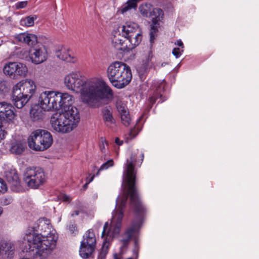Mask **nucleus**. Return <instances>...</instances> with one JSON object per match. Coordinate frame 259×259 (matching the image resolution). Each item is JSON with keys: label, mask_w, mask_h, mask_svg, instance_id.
Listing matches in <instances>:
<instances>
[{"label": "nucleus", "mask_w": 259, "mask_h": 259, "mask_svg": "<svg viewBox=\"0 0 259 259\" xmlns=\"http://www.w3.org/2000/svg\"><path fill=\"white\" fill-rule=\"evenodd\" d=\"M136 155L132 154L130 159L126 160L123 174L122 192L116 199V209L114 211L111 222V226L106 233L108 223L104 226L102 237H115L119 235L123 217V209L126 205L127 198H130L131 207L137 213H140L143 210L139 199L138 190L136 186L137 171L135 168Z\"/></svg>", "instance_id": "1"}, {"label": "nucleus", "mask_w": 259, "mask_h": 259, "mask_svg": "<svg viewBox=\"0 0 259 259\" xmlns=\"http://www.w3.org/2000/svg\"><path fill=\"white\" fill-rule=\"evenodd\" d=\"M64 83L68 89L80 93L83 101L93 108L101 106V100L108 99L113 95L111 89L104 81L97 78L88 80L79 72L66 75Z\"/></svg>", "instance_id": "2"}, {"label": "nucleus", "mask_w": 259, "mask_h": 259, "mask_svg": "<svg viewBox=\"0 0 259 259\" xmlns=\"http://www.w3.org/2000/svg\"><path fill=\"white\" fill-rule=\"evenodd\" d=\"M46 232L38 233L34 231L24 237V239L27 241L29 246L28 248H26V252L29 257L46 258L55 248L56 240L51 236H47L48 233Z\"/></svg>", "instance_id": "3"}, {"label": "nucleus", "mask_w": 259, "mask_h": 259, "mask_svg": "<svg viewBox=\"0 0 259 259\" xmlns=\"http://www.w3.org/2000/svg\"><path fill=\"white\" fill-rule=\"evenodd\" d=\"M122 35L116 32L112 40L113 47L124 53L130 52L141 42L142 33L137 24L126 22L121 27Z\"/></svg>", "instance_id": "4"}, {"label": "nucleus", "mask_w": 259, "mask_h": 259, "mask_svg": "<svg viewBox=\"0 0 259 259\" xmlns=\"http://www.w3.org/2000/svg\"><path fill=\"white\" fill-rule=\"evenodd\" d=\"M64 113L56 112L51 119L53 129L56 132L67 133L76 127L80 121L79 112L76 108H72Z\"/></svg>", "instance_id": "5"}, {"label": "nucleus", "mask_w": 259, "mask_h": 259, "mask_svg": "<svg viewBox=\"0 0 259 259\" xmlns=\"http://www.w3.org/2000/svg\"><path fill=\"white\" fill-rule=\"evenodd\" d=\"M107 74L112 85L119 89L128 84L132 78L130 67L120 61L111 63L107 68Z\"/></svg>", "instance_id": "6"}, {"label": "nucleus", "mask_w": 259, "mask_h": 259, "mask_svg": "<svg viewBox=\"0 0 259 259\" xmlns=\"http://www.w3.org/2000/svg\"><path fill=\"white\" fill-rule=\"evenodd\" d=\"M41 99L45 100L46 108L57 110V112L64 113L75 108L72 106V96L68 93L45 91L41 93Z\"/></svg>", "instance_id": "7"}, {"label": "nucleus", "mask_w": 259, "mask_h": 259, "mask_svg": "<svg viewBox=\"0 0 259 259\" xmlns=\"http://www.w3.org/2000/svg\"><path fill=\"white\" fill-rule=\"evenodd\" d=\"M53 141L51 133L42 129L33 131L27 139L28 147L36 151H43L47 150L51 147Z\"/></svg>", "instance_id": "8"}, {"label": "nucleus", "mask_w": 259, "mask_h": 259, "mask_svg": "<svg viewBox=\"0 0 259 259\" xmlns=\"http://www.w3.org/2000/svg\"><path fill=\"white\" fill-rule=\"evenodd\" d=\"M23 180L29 188L36 189L46 182V176L41 168L30 167L25 169Z\"/></svg>", "instance_id": "9"}, {"label": "nucleus", "mask_w": 259, "mask_h": 259, "mask_svg": "<svg viewBox=\"0 0 259 259\" xmlns=\"http://www.w3.org/2000/svg\"><path fill=\"white\" fill-rule=\"evenodd\" d=\"M144 211V207L143 211L140 213H137L134 211L137 215V218L132 222L130 226L121 234V239L119 240L120 242L121 243L120 247L121 253H123V251L127 248L131 239L134 238L135 235L138 232L140 229V222Z\"/></svg>", "instance_id": "10"}, {"label": "nucleus", "mask_w": 259, "mask_h": 259, "mask_svg": "<svg viewBox=\"0 0 259 259\" xmlns=\"http://www.w3.org/2000/svg\"><path fill=\"white\" fill-rule=\"evenodd\" d=\"M96 244V239L93 230L90 229L83 236V239L81 242L79 254L83 258H88L94 251Z\"/></svg>", "instance_id": "11"}, {"label": "nucleus", "mask_w": 259, "mask_h": 259, "mask_svg": "<svg viewBox=\"0 0 259 259\" xmlns=\"http://www.w3.org/2000/svg\"><path fill=\"white\" fill-rule=\"evenodd\" d=\"M14 107L6 102H0V130L7 128L16 117Z\"/></svg>", "instance_id": "12"}, {"label": "nucleus", "mask_w": 259, "mask_h": 259, "mask_svg": "<svg viewBox=\"0 0 259 259\" xmlns=\"http://www.w3.org/2000/svg\"><path fill=\"white\" fill-rule=\"evenodd\" d=\"M4 73L13 78H16L18 76H25L28 71L26 66L21 63L13 62L7 63L4 68Z\"/></svg>", "instance_id": "13"}, {"label": "nucleus", "mask_w": 259, "mask_h": 259, "mask_svg": "<svg viewBox=\"0 0 259 259\" xmlns=\"http://www.w3.org/2000/svg\"><path fill=\"white\" fill-rule=\"evenodd\" d=\"M163 15V11L160 8H154L150 13L149 16L152 17L150 31V41L151 45L157 36L158 28L160 26L159 22L162 19Z\"/></svg>", "instance_id": "14"}, {"label": "nucleus", "mask_w": 259, "mask_h": 259, "mask_svg": "<svg viewBox=\"0 0 259 259\" xmlns=\"http://www.w3.org/2000/svg\"><path fill=\"white\" fill-rule=\"evenodd\" d=\"M14 87L17 89L18 91L21 92V94L26 97L29 100L32 97L36 90L34 82L31 79L22 80L17 83Z\"/></svg>", "instance_id": "15"}, {"label": "nucleus", "mask_w": 259, "mask_h": 259, "mask_svg": "<svg viewBox=\"0 0 259 259\" xmlns=\"http://www.w3.org/2000/svg\"><path fill=\"white\" fill-rule=\"evenodd\" d=\"M29 58L32 63L35 64H40L46 60L47 53L46 48L43 45L33 47L29 51Z\"/></svg>", "instance_id": "16"}, {"label": "nucleus", "mask_w": 259, "mask_h": 259, "mask_svg": "<svg viewBox=\"0 0 259 259\" xmlns=\"http://www.w3.org/2000/svg\"><path fill=\"white\" fill-rule=\"evenodd\" d=\"M5 178L8 185L14 192H19L22 188L20 180L15 169H10L6 172Z\"/></svg>", "instance_id": "17"}, {"label": "nucleus", "mask_w": 259, "mask_h": 259, "mask_svg": "<svg viewBox=\"0 0 259 259\" xmlns=\"http://www.w3.org/2000/svg\"><path fill=\"white\" fill-rule=\"evenodd\" d=\"M41 93L38 97V104L33 105L30 111V116L34 121H38L44 117L45 112L47 111L52 110V109L46 108L45 106V100L41 99Z\"/></svg>", "instance_id": "18"}, {"label": "nucleus", "mask_w": 259, "mask_h": 259, "mask_svg": "<svg viewBox=\"0 0 259 259\" xmlns=\"http://www.w3.org/2000/svg\"><path fill=\"white\" fill-rule=\"evenodd\" d=\"M12 102L14 105L19 109L22 108L29 100L26 97L21 94V92L13 87L12 95Z\"/></svg>", "instance_id": "19"}, {"label": "nucleus", "mask_w": 259, "mask_h": 259, "mask_svg": "<svg viewBox=\"0 0 259 259\" xmlns=\"http://www.w3.org/2000/svg\"><path fill=\"white\" fill-rule=\"evenodd\" d=\"M116 107L122 124L125 126H128L131 122V117L127 108L121 103H117Z\"/></svg>", "instance_id": "20"}, {"label": "nucleus", "mask_w": 259, "mask_h": 259, "mask_svg": "<svg viewBox=\"0 0 259 259\" xmlns=\"http://www.w3.org/2000/svg\"><path fill=\"white\" fill-rule=\"evenodd\" d=\"M152 56L151 51H149L147 58L143 61V63L138 69V71L141 79L145 77V74L149 71V69L152 67V63L151 61Z\"/></svg>", "instance_id": "21"}, {"label": "nucleus", "mask_w": 259, "mask_h": 259, "mask_svg": "<svg viewBox=\"0 0 259 259\" xmlns=\"http://www.w3.org/2000/svg\"><path fill=\"white\" fill-rule=\"evenodd\" d=\"M26 148V143L22 140H15L12 142L10 148V152L16 155H21Z\"/></svg>", "instance_id": "22"}, {"label": "nucleus", "mask_w": 259, "mask_h": 259, "mask_svg": "<svg viewBox=\"0 0 259 259\" xmlns=\"http://www.w3.org/2000/svg\"><path fill=\"white\" fill-rule=\"evenodd\" d=\"M16 38L19 41L24 42L28 46H34L37 43V37L33 34L21 33Z\"/></svg>", "instance_id": "23"}, {"label": "nucleus", "mask_w": 259, "mask_h": 259, "mask_svg": "<svg viewBox=\"0 0 259 259\" xmlns=\"http://www.w3.org/2000/svg\"><path fill=\"white\" fill-rule=\"evenodd\" d=\"M103 120L107 126H110L111 124L115 123L112 112L109 107H105L102 109Z\"/></svg>", "instance_id": "24"}, {"label": "nucleus", "mask_w": 259, "mask_h": 259, "mask_svg": "<svg viewBox=\"0 0 259 259\" xmlns=\"http://www.w3.org/2000/svg\"><path fill=\"white\" fill-rule=\"evenodd\" d=\"M15 249L14 244L11 242H4L0 246V251L2 250L5 252V254L9 258H11L13 256Z\"/></svg>", "instance_id": "25"}, {"label": "nucleus", "mask_w": 259, "mask_h": 259, "mask_svg": "<svg viewBox=\"0 0 259 259\" xmlns=\"http://www.w3.org/2000/svg\"><path fill=\"white\" fill-rule=\"evenodd\" d=\"M164 89V84L163 83H160L156 89V92L154 95L149 99V102L151 104L150 108L152 107L153 104L155 103L156 100L158 98L162 97L161 91H163Z\"/></svg>", "instance_id": "26"}, {"label": "nucleus", "mask_w": 259, "mask_h": 259, "mask_svg": "<svg viewBox=\"0 0 259 259\" xmlns=\"http://www.w3.org/2000/svg\"><path fill=\"white\" fill-rule=\"evenodd\" d=\"M57 56L60 59L67 62L74 63L77 61L76 58L72 56L71 54L69 53V51H68L67 52L63 53V54H61L60 52H58L57 54Z\"/></svg>", "instance_id": "27"}, {"label": "nucleus", "mask_w": 259, "mask_h": 259, "mask_svg": "<svg viewBox=\"0 0 259 259\" xmlns=\"http://www.w3.org/2000/svg\"><path fill=\"white\" fill-rule=\"evenodd\" d=\"M140 0H128V1L124 4L121 9L122 13H124L132 9H136L137 7V4Z\"/></svg>", "instance_id": "28"}, {"label": "nucleus", "mask_w": 259, "mask_h": 259, "mask_svg": "<svg viewBox=\"0 0 259 259\" xmlns=\"http://www.w3.org/2000/svg\"><path fill=\"white\" fill-rule=\"evenodd\" d=\"M36 15H30L22 19L20 21V24L24 26H32L34 24V21L37 19Z\"/></svg>", "instance_id": "29"}, {"label": "nucleus", "mask_w": 259, "mask_h": 259, "mask_svg": "<svg viewBox=\"0 0 259 259\" xmlns=\"http://www.w3.org/2000/svg\"><path fill=\"white\" fill-rule=\"evenodd\" d=\"M10 89V87L8 82L5 80L0 81V93L1 94H5L8 92Z\"/></svg>", "instance_id": "30"}, {"label": "nucleus", "mask_w": 259, "mask_h": 259, "mask_svg": "<svg viewBox=\"0 0 259 259\" xmlns=\"http://www.w3.org/2000/svg\"><path fill=\"white\" fill-rule=\"evenodd\" d=\"M148 5L145 4V5H141L139 7V10L141 14L144 17H148L150 15V13L151 12L150 11L148 10Z\"/></svg>", "instance_id": "31"}, {"label": "nucleus", "mask_w": 259, "mask_h": 259, "mask_svg": "<svg viewBox=\"0 0 259 259\" xmlns=\"http://www.w3.org/2000/svg\"><path fill=\"white\" fill-rule=\"evenodd\" d=\"M113 165H114L113 160L112 159L109 160L102 165V166L100 167V169H99L98 171H99L100 170H101L102 169H107L109 167L112 166Z\"/></svg>", "instance_id": "32"}, {"label": "nucleus", "mask_w": 259, "mask_h": 259, "mask_svg": "<svg viewBox=\"0 0 259 259\" xmlns=\"http://www.w3.org/2000/svg\"><path fill=\"white\" fill-rule=\"evenodd\" d=\"M107 252H108L107 247L105 248L103 246L101 249V250L99 252V259H105Z\"/></svg>", "instance_id": "33"}, {"label": "nucleus", "mask_w": 259, "mask_h": 259, "mask_svg": "<svg viewBox=\"0 0 259 259\" xmlns=\"http://www.w3.org/2000/svg\"><path fill=\"white\" fill-rule=\"evenodd\" d=\"M27 5V1H23L17 3L15 6L16 9H23L25 8Z\"/></svg>", "instance_id": "34"}, {"label": "nucleus", "mask_w": 259, "mask_h": 259, "mask_svg": "<svg viewBox=\"0 0 259 259\" xmlns=\"http://www.w3.org/2000/svg\"><path fill=\"white\" fill-rule=\"evenodd\" d=\"M0 192L2 193H4L7 190V184H4L3 180L2 179H0Z\"/></svg>", "instance_id": "35"}, {"label": "nucleus", "mask_w": 259, "mask_h": 259, "mask_svg": "<svg viewBox=\"0 0 259 259\" xmlns=\"http://www.w3.org/2000/svg\"><path fill=\"white\" fill-rule=\"evenodd\" d=\"M172 53L177 58H179L181 55L180 49L178 48H174Z\"/></svg>", "instance_id": "36"}, {"label": "nucleus", "mask_w": 259, "mask_h": 259, "mask_svg": "<svg viewBox=\"0 0 259 259\" xmlns=\"http://www.w3.org/2000/svg\"><path fill=\"white\" fill-rule=\"evenodd\" d=\"M76 229V226L75 224H71L69 226V230L71 232V233H73Z\"/></svg>", "instance_id": "37"}, {"label": "nucleus", "mask_w": 259, "mask_h": 259, "mask_svg": "<svg viewBox=\"0 0 259 259\" xmlns=\"http://www.w3.org/2000/svg\"><path fill=\"white\" fill-rule=\"evenodd\" d=\"M94 178V176H92V177L90 178V179L83 186V189L84 190H85L88 188V184L91 182Z\"/></svg>", "instance_id": "38"}, {"label": "nucleus", "mask_w": 259, "mask_h": 259, "mask_svg": "<svg viewBox=\"0 0 259 259\" xmlns=\"http://www.w3.org/2000/svg\"><path fill=\"white\" fill-rule=\"evenodd\" d=\"M135 249H134V253H137L138 249V241L136 239H135Z\"/></svg>", "instance_id": "39"}, {"label": "nucleus", "mask_w": 259, "mask_h": 259, "mask_svg": "<svg viewBox=\"0 0 259 259\" xmlns=\"http://www.w3.org/2000/svg\"><path fill=\"white\" fill-rule=\"evenodd\" d=\"M115 142L118 145H121L123 143V142L120 141L118 138L115 139Z\"/></svg>", "instance_id": "40"}, {"label": "nucleus", "mask_w": 259, "mask_h": 259, "mask_svg": "<svg viewBox=\"0 0 259 259\" xmlns=\"http://www.w3.org/2000/svg\"><path fill=\"white\" fill-rule=\"evenodd\" d=\"M62 199H63V200L64 201H68V202H69L70 201V198H69V196H68L67 195L63 196Z\"/></svg>", "instance_id": "41"}, {"label": "nucleus", "mask_w": 259, "mask_h": 259, "mask_svg": "<svg viewBox=\"0 0 259 259\" xmlns=\"http://www.w3.org/2000/svg\"><path fill=\"white\" fill-rule=\"evenodd\" d=\"M137 134H135V128L132 129L130 131V135L131 136L135 137Z\"/></svg>", "instance_id": "42"}, {"label": "nucleus", "mask_w": 259, "mask_h": 259, "mask_svg": "<svg viewBox=\"0 0 259 259\" xmlns=\"http://www.w3.org/2000/svg\"><path fill=\"white\" fill-rule=\"evenodd\" d=\"M100 149H101V150L102 151V152H104V150H105V148L103 141H102V144L100 145Z\"/></svg>", "instance_id": "43"}, {"label": "nucleus", "mask_w": 259, "mask_h": 259, "mask_svg": "<svg viewBox=\"0 0 259 259\" xmlns=\"http://www.w3.org/2000/svg\"><path fill=\"white\" fill-rule=\"evenodd\" d=\"M177 45H178V46H180V47H182V48H183V47H184L183 43L182 42V41L181 40H178V41H177Z\"/></svg>", "instance_id": "44"}, {"label": "nucleus", "mask_w": 259, "mask_h": 259, "mask_svg": "<svg viewBox=\"0 0 259 259\" xmlns=\"http://www.w3.org/2000/svg\"><path fill=\"white\" fill-rule=\"evenodd\" d=\"M38 227H41V229H43V228L46 229V228H49V226H48L46 224H42L41 225H39Z\"/></svg>", "instance_id": "45"}, {"label": "nucleus", "mask_w": 259, "mask_h": 259, "mask_svg": "<svg viewBox=\"0 0 259 259\" xmlns=\"http://www.w3.org/2000/svg\"><path fill=\"white\" fill-rule=\"evenodd\" d=\"M79 211L78 210H75L73 213L71 214V216L73 217L74 215H77L79 214Z\"/></svg>", "instance_id": "46"}, {"label": "nucleus", "mask_w": 259, "mask_h": 259, "mask_svg": "<svg viewBox=\"0 0 259 259\" xmlns=\"http://www.w3.org/2000/svg\"><path fill=\"white\" fill-rule=\"evenodd\" d=\"M114 259H120V258L118 257V256H117V254H115L114 255Z\"/></svg>", "instance_id": "47"}, {"label": "nucleus", "mask_w": 259, "mask_h": 259, "mask_svg": "<svg viewBox=\"0 0 259 259\" xmlns=\"http://www.w3.org/2000/svg\"><path fill=\"white\" fill-rule=\"evenodd\" d=\"M142 161L143 160V157H144V154L143 153L142 154Z\"/></svg>", "instance_id": "48"}, {"label": "nucleus", "mask_w": 259, "mask_h": 259, "mask_svg": "<svg viewBox=\"0 0 259 259\" xmlns=\"http://www.w3.org/2000/svg\"><path fill=\"white\" fill-rule=\"evenodd\" d=\"M2 210H1V207H0V214L2 213Z\"/></svg>", "instance_id": "49"}, {"label": "nucleus", "mask_w": 259, "mask_h": 259, "mask_svg": "<svg viewBox=\"0 0 259 259\" xmlns=\"http://www.w3.org/2000/svg\"><path fill=\"white\" fill-rule=\"evenodd\" d=\"M17 0H11V1L12 2H14V1H16Z\"/></svg>", "instance_id": "50"}, {"label": "nucleus", "mask_w": 259, "mask_h": 259, "mask_svg": "<svg viewBox=\"0 0 259 259\" xmlns=\"http://www.w3.org/2000/svg\"><path fill=\"white\" fill-rule=\"evenodd\" d=\"M163 101V100H160V102H162Z\"/></svg>", "instance_id": "51"}]
</instances>
